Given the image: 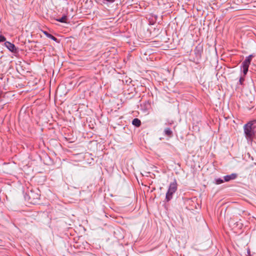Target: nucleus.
I'll return each mask as SVG.
<instances>
[{
    "mask_svg": "<svg viewBox=\"0 0 256 256\" xmlns=\"http://www.w3.org/2000/svg\"><path fill=\"white\" fill-rule=\"evenodd\" d=\"M256 120L250 122L244 126V132L247 138H252L254 135V126H253Z\"/></svg>",
    "mask_w": 256,
    "mask_h": 256,
    "instance_id": "obj_1",
    "label": "nucleus"
},
{
    "mask_svg": "<svg viewBox=\"0 0 256 256\" xmlns=\"http://www.w3.org/2000/svg\"><path fill=\"white\" fill-rule=\"evenodd\" d=\"M176 184L175 183H172L170 184L168 191L166 194V200L169 201L172 198V194L176 190Z\"/></svg>",
    "mask_w": 256,
    "mask_h": 256,
    "instance_id": "obj_2",
    "label": "nucleus"
},
{
    "mask_svg": "<svg viewBox=\"0 0 256 256\" xmlns=\"http://www.w3.org/2000/svg\"><path fill=\"white\" fill-rule=\"evenodd\" d=\"M30 202L35 204L40 199V195L31 190L28 194Z\"/></svg>",
    "mask_w": 256,
    "mask_h": 256,
    "instance_id": "obj_3",
    "label": "nucleus"
},
{
    "mask_svg": "<svg viewBox=\"0 0 256 256\" xmlns=\"http://www.w3.org/2000/svg\"><path fill=\"white\" fill-rule=\"evenodd\" d=\"M4 45L10 52H17V48L13 44L9 42H6L4 43Z\"/></svg>",
    "mask_w": 256,
    "mask_h": 256,
    "instance_id": "obj_4",
    "label": "nucleus"
},
{
    "mask_svg": "<svg viewBox=\"0 0 256 256\" xmlns=\"http://www.w3.org/2000/svg\"><path fill=\"white\" fill-rule=\"evenodd\" d=\"M236 174H232L230 175L226 176L224 177V180L226 182H228L230 180H234L236 178Z\"/></svg>",
    "mask_w": 256,
    "mask_h": 256,
    "instance_id": "obj_5",
    "label": "nucleus"
},
{
    "mask_svg": "<svg viewBox=\"0 0 256 256\" xmlns=\"http://www.w3.org/2000/svg\"><path fill=\"white\" fill-rule=\"evenodd\" d=\"M249 64L247 62H242L243 72L244 75H246L248 71Z\"/></svg>",
    "mask_w": 256,
    "mask_h": 256,
    "instance_id": "obj_6",
    "label": "nucleus"
},
{
    "mask_svg": "<svg viewBox=\"0 0 256 256\" xmlns=\"http://www.w3.org/2000/svg\"><path fill=\"white\" fill-rule=\"evenodd\" d=\"M132 124L136 126H140L141 124V122L139 119L136 118L132 120Z\"/></svg>",
    "mask_w": 256,
    "mask_h": 256,
    "instance_id": "obj_7",
    "label": "nucleus"
},
{
    "mask_svg": "<svg viewBox=\"0 0 256 256\" xmlns=\"http://www.w3.org/2000/svg\"><path fill=\"white\" fill-rule=\"evenodd\" d=\"M164 134L168 136H172V132L169 128H166L164 129Z\"/></svg>",
    "mask_w": 256,
    "mask_h": 256,
    "instance_id": "obj_8",
    "label": "nucleus"
},
{
    "mask_svg": "<svg viewBox=\"0 0 256 256\" xmlns=\"http://www.w3.org/2000/svg\"><path fill=\"white\" fill-rule=\"evenodd\" d=\"M66 20L67 17L66 16H64L58 19L57 20L58 22H66Z\"/></svg>",
    "mask_w": 256,
    "mask_h": 256,
    "instance_id": "obj_9",
    "label": "nucleus"
},
{
    "mask_svg": "<svg viewBox=\"0 0 256 256\" xmlns=\"http://www.w3.org/2000/svg\"><path fill=\"white\" fill-rule=\"evenodd\" d=\"M104 4H108V3H112L115 0H100Z\"/></svg>",
    "mask_w": 256,
    "mask_h": 256,
    "instance_id": "obj_10",
    "label": "nucleus"
},
{
    "mask_svg": "<svg viewBox=\"0 0 256 256\" xmlns=\"http://www.w3.org/2000/svg\"><path fill=\"white\" fill-rule=\"evenodd\" d=\"M47 37L54 41L57 40V38L50 34H48V35H47Z\"/></svg>",
    "mask_w": 256,
    "mask_h": 256,
    "instance_id": "obj_11",
    "label": "nucleus"
},
{
    "mask_svg": "<svg viewBox=\"0 0 256 256\" xmlns=\"http://www.w3.org/2000/svg\"><path fill=\"white\" fill-rule=\"evenodd\" d=\"M251 60H252V56H250L246 58V59L245 60L244 62H247L248 64H250Z\"/></svg>",
    "mask_w": 256,
    "mask_h": 256,
    "instance_id": "obj_12",
    "label": "nucleus"
},
{
    "mask_svg": "<svg viewBox=\"0 0 256 256\" xmlns=\"http://www.w3.org/2000/svg\"><path fill=\"white\" fill-rule=\"evenodd\" d=\"M6 40V38L4 36H3L2 35L0 36V42H4Z\"/></svg>",
    "mask_w": 256,
    "mask_h": 256,
    "instance_id": "obj_13",
    "label": "nucleus"
},
{
    "mask_svg": "<svg viewBox=\"0 0 256 256\" xmlns=\"http://www.w3.org/2000/svg\"><path fill=\"white\" fill-rule=\"evenodd\" d=\"M223 182H224V180L220 178L216 180V184H220L222 183Z\"/></svg>",
    "mask_w": 256,
    "mask_h": 256,
    "instance_id": "obj_14",
    "label": "nucleus"
},
{
    "mask_svg": "<svg viewBox=\"0 0 256 256\" xmlns=\"http://www.w3.org/2000/svg\"><path fill=\"white\" fill-rule=\"evenodd\" d=\"M244 79L243 78H240V84H242V82L244 81Z\"/></svg>",
    "mask_w": 256,
    "mask_h": 256,
    "instance_id": "obj_15",
    "label": "nucleus"
},
{
    "mask_svg": "<svg viewBox=\"0 0 256 256\" xmlns=\"http://www.w3.org/2000/svg\"><path fill=\"white\" fill-rule=\"evenodd\" d=\"M42 32L47 36V35H48V33L46 31H42Z\"/></svg>",
    "mask_w": 256,
    "mask_h": 256,
    "instance_id": "obj_16",
    "label": "nucleus"
}]
</instances>
